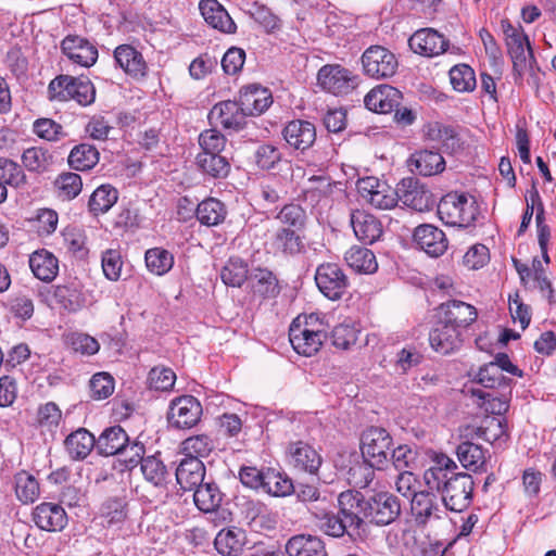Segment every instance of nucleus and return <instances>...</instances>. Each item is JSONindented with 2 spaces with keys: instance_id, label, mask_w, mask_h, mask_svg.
<instances>
[{
  "instance_id": "nucleus-1",
  "label": "nucleus",
  "mask_w": 556,
  "mask_h": 556,
  "mask_svg": "<svg viewBox=\"0 0 556 556\" xmlns=\"http://www.w3.org/2000/svg\"><path fill=\"white\" fill-rule=\"evenodd\" d=\"M456 463L444 454H438L432 465L424 472V482L435 490L446 511L462 513L471 502L475 489L472 477L466 472H456Z\"/></svg>"
},
{
  "instance_id": "nucleus-2",
  "label": "nucleus",
  "mask_w": 556,
  "mask_h": 556,
  "mask_svg": "<svg viewBox=\"0 0 556 556\" xmlns=\"http://www.w3.org/2000/svg\"><path fill=\"white\" fill-rule=\"evenodd\" d=\"M327 338V327L316 313L299 315L290 325L289 340L293 350L303 356L315 355Z\"/></svg>"
},
{
  "instance_id": "nucleus-3",
  "label": "nucleus",
  "mask_w": 556,
  "mask_h": 556,
  "mask_svg": "<svg viewBox=\"0 0 556 556\" xmlns=\"http://www.w3.org/2000/svg\"><path fill=\"white\" fill-rule=\"evenodd\" d=\"M438 214L446 225L468 227L476 220L478 207L466 193L450 192L440 200Z\"/></svg>"
},
{
  "instance_id": "nucleus-4",
  "label": "nucleus",
  "mask_w": 556,
  "mask_h": 556,
  "mask_svg": "<svg viewBox=\"0 0 556 556\" xmlns=\"http://www.w3.org/2000/svg\"><path fill=\"white\" fill-rule=\"evenodd\" d=\"M393 446V438L381 427L371 426L361 435V452L365 463L382 470L389 464V453Z\"/></svg>"
},
{
  "instance_id": "nucleus-5",
  "label": "nucleus",
  "mask_w": 556,
  "mask_h": 556,
  "mask_svg": "<svg viewBox=\"0 0 556 556\" xmlns=\"http://www.w3.org/2000/svg\"><path fill=\"white\" fill-rule=\"evenodd\" d=\"M434 490H422L413 494L410 498V514L418 526H427L433 520L447 517L446 508Z\"/></svg>"
},
{
  "instance_id": "nucleus-6",
  "label": "nucleus",
  "mask_w": 556,
  "mask_h": 556,
  "mask_svg": "<svg viewBox=\"0 0 556 556\" xmlns=\"http://www.w3.org/2000/svg\"><path fill=\"white\" fill-rule=\"evenodd\" d=\"M202 414V405L197 397L182 395L170 402L167 419L176 429H190L199 424Z\"/></svg>"
},
{
  "instance_id": "nucleus-7",
  "label": "nucleus",
  "mask_w": 556,
  "mask_h": 556,
  "mask_svg": "<svg viewBox=\"0 0 556 556\" xmlns=\"http://www.w3.org/2000/svg\"><path fill=\"white\" fill-rule=\"evenodd\" d=\"M319 86L336 96L346 94L357 86V76L339 64L324 65L317 74Z\"/></svg>"
},
{
  "instance_id": "nucleus-8",
  "label": "nucleus",
  "mask_w": 556,
  "mask_h": 556,
  "mask_svg": "<svg viewBox=\"0 0 556 556\" xmlns=\"http://www.w3.org/2000/svg\"><path fill=\"white\" fill-rule=\"evenodd\" d=\"M368 521L377 526H388L401 515L400 500L390 492H378L368 497Z\"/></svg>"
},
{
  "instance_id": "nucleus-9",
  "label": "nucleus",
  "mask_w": 556,
  "mask_h": 556,
  "mask_svg": "<svg viewBox=\"0 0 556 556\" xmlns=\"http://www.w3.org/2000/svg\"><path fill=\"white\" fill-rule=\"evenodd\" d=\"M501 26L514 70L521 74L527 66V56H532L529 39L521 27L513 26L508 20H503Z\"/></svg>"
},
{
  "instance_id": "nucleus-10",
  "label": "nucleus",
  "mask_w": 556,
  "mask_h": 556,
  "mask_svg": "<svg viewBox=\"0 0 556 556\" xmlns=\"http://www.w3.org/2000/svg\"><path fill=\"white\" fill-rule=\"evenodd\" d=\"M362 198L379 210L393 208L399 202L397 187L394 189L375 177H366L358 181Z\"/></svg>"
},
{
  "instance_id": "nucleus-11",
  "label": "nucleus",
  "mask_w": 556,
  "mask_h": 556,
  "mask_svg": "<svg viewBox=\"0 0 556 556\" xmlns=\"http://www.w3.org/2000/svg\"><path fill=\"white\" fill-rule=\"evenodd\" d=\"M45 285L40 288V295L51 304L53 301L67 312H77L86 304L85 295L77 289L74 282L52 286V280H42Z\"/></svg>"
},
{
  "instance_id": "nucleus-12",
  "label": "nucleus",
  "mask_w": 556,
  "mask_h": 556,
  "mask_svg": "<svg viewBox=\"0 0 556 556\" xmlns=\"http://www.w3.org/2000/svg\"><path fill=\"white\" fill-rule=\"evenodd\" d=\"M362 63L365 73L377 79L391 77L397 68L395 55L381 46L368 48L362 56Z\"/></svg>"
},
{
  "instance_id": "nucleus-13",
  "label": "nucleus",
  "mask_w": 556,
  "mask_h": 556,
  "mask_svg": "<svg viewBox=\"0 0 556 556\" xmlns=\"http://www.w3.org/2000/svg\"><path fill=\"white\" fill-rule=\"evenodd\" d=\"M399 201L417 212L429 211L433 204L432 193L415 178H404L397 185Z\"/></svg>"
},
{
  "instance_id": "nucleus-14",
  "label": "nucleus",
  "mask_w": 556,
  "mask_h": 556,
  "mask_svg": "<svg viewBox=\"0 0 556 556\" xmlns=\"http://www.w3.org/2000/svg\"><path fill=\"white\" fill-rule=\"evenodd\" d=\"M340 513L344 522L358 529L365 520H368V498L357 491H344L338 497Z\"/></svg>"
},
{
  "instance_id": "nucleus-15",
  "label": "nucleus",
  "mask_w": 556,
  "mask_h": 556,
  "mask_svg": "<svg viewBox=\"0 0 556 556\" xmlns=\"http://www.w3.org/2000/svg\"><path fill=\"white\" fill-rule=\"evenodd\" d=\"M61 49L68 60L83 67H90L98 59L97 47L77 35L66 36L61 42Z\"/></svg>"
},
{
  "instance_id": "nucleus-16",
  "label": "nucleus",
  "mask_w": 556,
  "mask_h": 556,
  "mask_svg": "<svg viewBox=\"0 0 556 556\" xmlns=\"http://www.w3.org/2000/svg\"><path fill=\"white\" fill-rule=\"evenodd\" d=\"M245 113L239 102L227 100L216 103L208 113L212 125H220L225 129L240 130L245 124Z\"/></svg>"
},
{
  "instance_id": "nucleus-17",
  "label": "nucleus",
  "mask_w": 556,
  "mask_h": 556,
  "mask_svg": "<svg viewBox=\"0 0 556 556\" xmlns=\"http://www.w3.org/2000/svg\"><path fill=\"white\" fill-rule=\"evenodd\" d=\"M439 318L457 330L467 328L478 317L475 306L458 300L442 303L438 307Z\"/></svg>"
},
{
  "instance_id": "nucleus-18",
  "label": "nucleus",
  "mask_w": 556,
  "mask_h": 556,
  "mask_svg": "<svg viewBox=\"0 0 556 556\" xmlns=\"http://www.w3.org/2000/svg\"><path fill=\"white\" fill-rule=\"evenodd\" d=\"M410 49L420 55L435 56L443 53L448 41L432 28L417 30L408 40Z\"/></svg>"
},
{
  "instance_id": "nucleus-19",
  "label": "nucleus",
  "mask_w": 556,
  "mask_h": 556,
  "mask_svg": "<svg viewBox=\"0 0 556 556\" xmlns=\"http://www.w3.org/2000/svg\"><path fill=\"white\" fill-rule=\"evenodd\" d=\"M33 520L41 530L54 532L63 530L68 519L65 509L61 505L43 502L35 507Z\"/></svg>"
},
{
  "instance_id": "nucleus-20",
  "label": "nucleus",
  "mask_w": 556,
  "mask_h": 556,
  "mask_svg": "<svg viewBox=\"0 0 556 556\" xmlns=\"http://www.w3.org/2000/svg\"><path fill=\"white\" fill-rule=\"evenodd\" d=\"M288 455L293 467L300 471L316 473L321 466L323 458L307 442H290Z\"/></svg>"
},
{
  "instance_id": "nucleus-21",
  "label": "nucleus",
  "mask_w": 556,
  "mask_h": 556,
  "mask_svg": "<svg viewBox=\"0 0 556 556\" xmlns=\"http://www.w3.org/2000/svg\"><path fill=\"white\" fill-rule=\"evenodd\" d=\"M414 240L417 245L430 256L438 257L447 249L445 233L430 224L418 226L414 231Z\"/></svg>"
},
{
  "instance_id": "nucleus-22",
  "label": "nucleus",
  "mask_w": 556,
  "mask_h": 556,
  "mask_svg": "<svg viewBox=\"0 0 556 556\" xmlns=\"http://www.w3.org/2000/svg\"><path fill=\"white\" fill-rule=\"evenodd\" d=\"M239 104L247 116L264 113L273 103V97L267 88L258 85H249L240 90Z\"/></svg>"
},
{
  "instance_id": "nucleus-23",
  "label": "nucleus",
  "mask_w": 556,
  "mask_h": 556,
  "mask_svg": "<svg viewBox=\"0 0 556 556\" xmlns=\"http://www.w3.org/2000/svg\"><path fill=\"white\" fill-rule=\"evenodd\" d=\"M402 93L394 87L382 85L371 89L364 99L365 106L374 112L387 114L400 106Z\"/></svg>"
},
{
  "instance_id": "nucleus-24",
  "label": "nucleus",
  "mask_w": 556,
  "mask_h": 556,
  "mask_svg": "<svg viewBox=\"0 0 556 556\" xmlns=\"http://www.w3.org/2000/svg\"><path fill=\"white\" fill-rule=\"evenodd\" d=\"M429 342L435 352L450 354L462 345L460 331L439 318L429 333Z\"/></svg>"
},
{
  "instance_id": "nucleus-25",
  "label": "nucleus",
  "mask_w": 556,
  "mask_h": 556,
  "mask_svg": "<svg viewBox=\"0 0 556 556\" xmlns=\"http://www.w3.org/2000/svg\"><path fill=\"white\" fill-rule=\"evenodd\" d=\"M351 225L356 238L364 244L375 243L383 233L380 220L365 211L357 210L353 212L351 214Z\"/></svg>"
},
{
  "instance_id": "nucleus-26",
  "label": "nucleus",
  "mask_w": 556,
  "mask_h": 556,
  "mask_svg": "<svg viewBox=\"0 0 556 556\" xmlns=\"http://www.w3.org/2000/svg\"><path fill=\"white\" fill-rule=\"evenodd\" d=\"M282 136L290 147L304 151L315 142L316 129L311 122L294 119L285 126Z\"/></svg>"
},
{
  "instance_id": "nucleus-27",
  "label": "nucleus",
  "mask_w": 556,
  "mask_h": 556,
  "mask_svg": "<svg viewBox=\"0 0 556 556\" xmlns=\"http://www.w3.org/2000/svg\"><path fill=\"white\" fill-rule=\"evenodd\" d=\"M199 10L204 21L213 28L226 34L236 31L235 22L217 0H201Z\"/></svg>"
},
{
  "instance_id": "nucleus-28",
  "label": "nucleus",
  "mask_w": 556,
  "mask_h": 556,
  "mask_svg": "<svg viewBox=\"0 0 556 556\" xmlns=\"http://www.w3.org/2000/svg\"><path fill=\"white\" fill-rule=\"evenodd\" d=\"M114 59L127 75L134 78H142L147 75V63L142 54L132 46H118L114 51Z\"/></svg>"
},
{
  "instance_id": "nucleus-29",
  "label": "nucleus",
  "mask_w": 556,
  "mask_h": 556,
  "mask_svg": "<svg viewBox=\"0 0 556 556\" xmlns=\"http://www.w3.org/2000/svg\"><path fill=\"white\" fill-rule=\"evenodd\" d=\"M407 164L413 173L421 176H433L445 168L443 156L438 151L432 150H421L413 153Z\"/></svg>"
},
{
  "instance_id": "nucleus-30",
  "label": "nucleus",
  "mask_w": 556,
  "mask_h": 556,
  "mask_svg": "<svg viewBox=\"0 0 556 556\" xmlns=\"http://www.w3.org/2000/svg\"><path fill=\"white\" fill-rule=\"evenodd\" d=\"M205 466L200 459L182 458L176 469V480L185 491H192L205 480Z\"/></svg>"
},
{
  "instance_id": "nucleus-31",
  "label": "nucleus",
  "mask_w": 556,
  "mask_h": 556,
  "mask_svg": "<svg viewBox=\"0 0 556 556\" xmlns=\"http://www.w3.org/2000/svg\"><path fill=\"white\" fill-rule=\"evenodd\" d=\"M192 491L194 504L201 511L213 513L223 502L224 494L213 480H204Z\"/></svg>"
},
{
  "instance_id": "nucleus-32",
  "label": "nucleus",
  "mask_w": 556,
  "mask_h": 556,
  "mask_svg": "<svg viewBox=\"0 0 556 556\" xmlns=\"http://www.w3.org/2000/svg\"><path fill=\"white\" fill-rule=\"evenodd\" d=\"M289 556H327L324 542L314 535H294L286 544Z\"/></svg>"
},
{
  "instance_id": "nucleus-33",
  "label": "nucleus",
  "mask_w": 556,
  "mask_h": 556,
  "mask_svg": "<svg viewBox=\"0 0 556 556\" xmlns=\"http://www.w3.org/2000/svg\"><path fill=\"white\" fill-rule=\"evenodd\" d=\"M128 434L121 426L104 429L99 435L96 448L100 455L113 456L128 442Z\"/></svg>"
},
{
  "instance_id": "nucleus-34",
  "label": "nucleus",
  "mask_w": 556,
  "mask_h": 556,
  "mask_svg": "<svg viewBox=\"0 0 556 556\" xmlns=\"http://www.w3.org/2000/svg\"><path fill=\"white\" fill-rule=\"evenodd\" d=\"M245 534L238 528L222 529L214 541L216 551L224 556H239L242 553Z\"/></svg>"
},
{
  "instance_id": "nucleus-35",
  "label": "nucleus",
  "mask_w": 556,
  "mask_h": 556,
  "mask_svg": "<svg viewBox=\"0 0 556 556\" xmlns=\"http://www.w3.org/2000/svg\"><path fill=\"white\" fill-rule=\"evenodd\" d=\"M345 262L355 274L359 275H371L378 268L372 251L362 247H352L345 253Z\"/></svg>"
},
{
  "instance_id": "nucleus-36",
  "label": "nucleus",
  "mask_w": 556,
  "mask_h": 556,
  "mask_svg": "<svg viewBox=\"0 0 556 556\" xmlns=\"http://www.w3.org/2000/svg\"><path fill=\"white\" fill-rule=\"evenodd\" d=\"M195 164L202 174L215 179L226 178L230 172L228 159L220 153H199Z\"/></svg>"
},
{
  "instance_id": "nucleus-37",
  "label": "nucleus",
  "mask_w": 556,
  "mask_h": 556,
  "mask_svg": "<svg viewBox=\"0 0 556 556\" xmlns=\"http://www.w3.org/2000/svg\"><path fill=\"white\" fill-rule=\"evenodd\" d=\"M64 444L73 459H84L90 454L92 448L96 447L97 441L88 430L80 428L72 432L65 439Z\"/></svg>"
},
{
  "instance_id": "nucleus-38",
  "label": "nucleus",
  "mask_w": 556,
  "mask_h": 556,
  "mask_svg": "<svg viewBox=\"0 0 556 556\" xmlns=\"http://www.w3.org/2000/svg\"><path fill=\"white\" fill-rule=\"evenodd\" d=\"M300 230L289 227L279 228L274 238V247L286 255H296L305 251L304 238Z\"/></svg>"
},
{
  "instance_id": "nucleus-39",
  "label": "nucleus",
  "mask_w": 556,
  "mask_h": 556,
  "mask_svg": "<svg viewBox=\"0 0 556 556\" xmlns=\"http://www.w3.org/2000/svg\"><path fill=\"white\" fill-rule=\"evenodd\" d=\"M195 216L202 225L216 226L225 220L227 208L222 201L208 198L198 204Z\"/></svg>"
},
{
  "instance_id": "nucleus-40",
  "label": "nucleus",
  "mask_w": 556,
  "mask_h": 556,
  "mask_svg": "<svg viewBox=\"0 0 556 556\" xmlns=\"http://www.w3.org/2000/svg\"><path fill=\"white\" fill-rule=\"evenodd\" d=\"M29 267L35 278H56L59 264L56 257L46 251H36L29 256Z\"/></svg>"
},
{
  "instance_id": "nucleus-41",
  "label": "nucleus",
  "mask_w": 556,
  "mask_h": 556,
  "mask_svg": "<svg viewBox=\"0 0 556 556\" xmlns=\"http://www.w3.org/2000/svg\"><path fill=\"white\" fill-rule=\"evenodd\" d=\"M457 458L469 470H483L485 465V452L482 446L470 441H465L457 446Z\"/></svg>"
},
{
  "instance_id": "nucleus-42",
  "label": "nucleus",
  "mask_w": 556,
  "mask_h": 556,
  "mask_svg": "<svg viewBox=\"0 0 556 556\" xmlns=\"http://www.w3.org/2000/svg\"><path fill=\"white\" fill-rule=\"evenodd\" d=\"M141 472L146 481L154 486L163 488L167 484L169 473L164 463L156 455L147 456L140 463Z\"/></svg>"
},
{
  "instance_id": "nucleus-43",
  "label": "nucleus",
  "mask_w": 556,
  "mask_h": 556,
  "mask_svg": "<svg viewBox=\"0 0 556 556\" xmlns=\"http://www.w3.org/2000/svg\"><path fill=\"white\" fill-rule=\"evenodd\" d=\"M99 162L98 150L90 144L75 146L68 155V165L76 170H89Z\"/></svg>"
},
{
  "instance_id": "nucleus-44",
  "label": "nucleus",
  "mask_w": 556,
  "mask_h": 556,
  "mask_svg": "<svg viewBox=\"0 0 556 556\" xmlns=\"http://www.w3.org/2000/svg\"><path fill=\"white\" fill-rule=\"evenodd\" d=\"M213 439L207 434H197L181 442V453L186 458L200 459L207 457L214 450Z\"/></svg>"
},
{
  "instance_id": "nucleus-45",
  "label": "nucleus",
  "mask_w": 556,
  "mask_h": 556,
  "mask_svg": "<svg viewBox=\"0 0 556 556\" xmlns=\"http://www.w3.org/2000/svg\"><path fill=\"white\" fill-rule=\"evenodd\" d=\"M316 521L315 526L325 534L333 538L342 536L346 529L350 527L348 522H344V517H339L334 514L320 509L313 513Z\"/></svg>"
},
{
  "instance_id": "nucleus-46",
  "label": "nucleus",
  "mask_w": 556,
  "mask_h": 556,
  "mask_svg": "<svg viewBox=\"0 0 556 556\" xmlns=\"http://www.w3.org/2000/svg\"><path fill=\"white\" fill-rule=\"evenodd\" d=\"M263 479L262 489L270 495L287 496L294 490L292 481L276 469L266 468Z\"/></svg>"
},
{
  "instance_id": "nucleus-47",
  "label": "nucleus",
  "mask_w": 556,
  "mask_h": 556,
  "mask_svg": "<svg viewBox=\"0 0 556 556\" xmlns=\"http://www.w3.org/2000/svg\"><path fill=\"white\" fill-rule=\"evenodd\" d=\"M118 199L117 190L111 185L98 187L91 194L88 205L94 215L106 213Z\"/></svg>"
},
{
  "instance_id": "nucleus-48",
  "label": "nucleus",
  "mask_w": 556,
  "mask_h": 556,
  "mask_svg": "<svg viewBox=\"0 0 556 556\" xmlns=\"http://www.w3.org/2000/svg\"><path fill=\"white\" fill-rule=\"evenodd\" d=\"M52 162V154L40 147L28 148L22 154V163L29 172L43 173L48 170Z\"/></svg>"
},
{
  "instance_id": "nucleus-49",
  "label": "nucleus",
  "mask_w": 556,
  "mask_h": 556,
  "mask_svg": "<svg viewBox=\"0 0 556 556\" xmlns=\"http://www.w3.org/2000/svg\"><path fill=\"white\" fill-rule=\"evenodd\" d=\"M146 265L151 274L162 276L174 265V256L162 248L149 249L144 255Z\"/></svg>"
},
{
  "instance_id": "nucleus-50",
  "label": "nucleus",
  "mask_w": 556,
  "mask_h": 556,
  "mask_svg": "<svg viewBox=\"0 0 556 556\" xmlns=\"http://www.w3.org/2000/svg\"><path fill=\"white\" fill-rule=\"evenodd\" d=\"M15 494L17 498L24 504L34 503L40 494L38 481L34 476L27 473L26 471L16 473Z\"/></svg>"
},
{
  "instance_id": "nucleus-51",
  "label": "nucleus",
  "mask_w": 556,
  "mask_h": 556,
  "mask_svg": "<svg viewBox=\"0 0 556 556\" xmlns=\"http://www.w3.org/2000/svg\"><path fill=\"white\" fill-rule=\"evenodd\" d=\"M450 81L454 90L469 92L476 88L473 70L467 64H457L450 70Z\"/></svg>"
},
{
  "instance_id": "nucleus-52",
  "label": "nucleus",
  "mask_w": 556,
  "mask_h": 556,
  "mask_svg": "<svg viewBox=\"0 0 556 556\" xmlns=\"http://www.w3.org/2000/svg\"><path fill=\"white\" fill-rule=\"evenodd\" d=\"M54 186L58 189L59 197L64 200H73L81 192L83 180L80 175L67 172L56 177Z\"/></svg>"
},
{
  "instance_id": "nucleus-53",
  "label": "nucleus",
  "mask_w": 556,
  "mask_h": 556,
  "mask_svg": "<svg viewBox=\"0 0 556 556\" xmlns=\"http://www.w3.org/2000/svg\"><path fill=\"white\" fill-rule=\"evenodd\" d=\"M0 182L5 187L20 188L26 184V175L16 162L0 157Z\"/></svg>"
},
{
  "instance_id": "nucleus-54",
  "label": "nucleus",
  "mask_w": 556,
  "mask_h": 556,
  "mask_svg": "<svg viewBox=\"0 0 556 556\" xmlns=\"http://www.w3.org/2000/svg\"><path fill=\"white\" fill-rule=\"evenodd\" d=\"M359 329L352 321H343L337 325L332 332V344L341 350H349L358 338Z\"/></svg>"
},
{
  "instance_id": "nucleus-55",
  "label": "nucleus",
  "mask_w": 556,
  "mask_h": 556,
  "mask_svg": "<svg viewBox=\"0 0 556 556\" xmlns=\"http://www.w3.org/2000/svg\"><path fill=\"white\" fill-rule=\"evenodd\" d=\"M64 340L74 352L83 355H94L100 349L96 338L83 332H71L64 337Z\"/></svg>"
},
{
  "instance_id": "nucleus-56",
  "label": "nucleus",
  "mask_w": 556,
  "mask_h": 556,
  "mask_svg": "<svg viewBox=\"0 0 556 556\" xmlns=\"http://www.w3.org/2000/svg\"><path fill=\"white\" fill-rule=\"evenodd\" d=\"M75 77L70 75H59L53 78L48 86V98L51 101L71 100Z\"/></svg>"
},
{
  "instance_id": "nucleus-57",
  "label": "nucleus",
  "mask_w": 556,
  "mask_h": 556,
  "mask_svg": "<svg viewBox=\"0 0 556 556\" xmlns=\"http://www.w3.org/2000/svg\"><path fill=\"white\" fill-rule=\"evenodd\" d=\"M510 379H507L500 371L498 366L496 364H485L480 367L477 374V382L483 386L484 388L494 389L501 386L508 387Z\"/></svg>"
},
{
  "instance_id": "nucleus-58",
  "label": "nucleus",
  "mask_w": 556,
  "mask_h": 556,
  "mask_svg": "<svg viewBox=\"0 0 556 556\" xmlns=\"http://www.w3.org/2000/svg\"><path fill=\"white\" fill-rule=\"evenodd\" d=\"M176 375L173 369L164 366L153 367L148 377L150 389L156 391H169L174 387Z\"/></svg>"
},
{
  "instance_id": "nucleus-59",
  "label": "nucleus",
  "mask_w": 556,
  "mask_h": 556,
  "mask_svg": "<svg viewBox=\"0 0 556 556\" xmlns=\"http://www.w3.org/2000/svg\"><path fill=\"white\" fill-rule=\"evenodd\" d=\"M90 396L93 400H104L111 396L114 392V379L108 372H98L94 374L90 381Z\"/></svg>"
},
{
  "instance_id": "nucleus-60",
  "label": "nucleus",
  "mask_w": 556,
  "mask_h": 556,
  "mask_svg": "<svg viewBox=\"0 0 556 556\" xmlns=\"http://www.w3.org/2000/svg\"><path fill=\"white\" fill-rule=\"evenodd\" d=\"M144 453L146 447L143 443L137 440L130 442L128 439V442L124 444L121 452L116 455L119 456V460L125 465L126 469H132L143 460Z\"/></svg>"
},
{
  "instance_id": "nucleus-61",
  "label": "nucleus",
  "mask_w": 556,
  "mask_h": 556,
  "mask_svg": "<svg viewBox=\"0 0 556 556\" xmlns=\"http://www.w3.org/2000/svg\"><path fill=\"white\" fill-rule=\"evenodd\" d=\"M277 219L291 229L301 230L304 228L306 214L300 205L291 203L280 210Z\"/></svg>"
},
{
  "instance_id": "nucleus-62",
  "label": "nucleus",
  "mask_w": 556,
  "mask_h": 556,
  "mask_svg": "<svg viewBox=\"0 0 556 556\" xmlns=\"http://www.w3.org/2000/svg\"><path fill=\"white\" fill-rule=\"evenodd\" d=\"M472 395L482 400L480 406L489 414L503 415L508 410V399L505 396L498 397L493 393L484 392L481 390H472Z\"/></svg>"
},
{
  "instance_id": "nucleus-63",
  "label": "nucleus",
  "mask_w": 556,
  "mask_h": 556,
  "mask_svg": "<svg viewBox=\"0 0 556 556\" xmlns=\"http://www.w3.org/2000/svg\"><path fill=\"white\" fill-rule=\"evenodd\" d=\"M508 305L511 318L514 321H519L522 330H525L531 321V308L523 303L519 291L509 293Z\"/></svg>"
},
{
  "instance_id": "nucleus-64",
  "label": "nucleus",
  "mask_w": 556,
  "mask_h": 556,
  "mask_svg": "<svg viewBox=\"0 0 556 556\" xmlns=\"http://www.w3.org/2000/svg\"><path fill=\"white\" fill-rule=\"evenodd\" d=\"M71 100H75L83 106L90 105L96 99V88L92 83L84 77H75Z\"/></svg>"
}]
</instances>
